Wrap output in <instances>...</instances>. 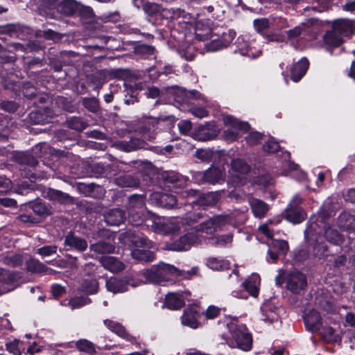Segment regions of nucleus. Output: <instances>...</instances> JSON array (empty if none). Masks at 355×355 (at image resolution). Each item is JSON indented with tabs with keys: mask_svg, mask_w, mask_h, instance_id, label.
<instances>
[{
	"mask_svg": "<svg viewBox=\"0 0 355 355\" xmlns=\"http://www.w3.org/2000/svg\"><path fill=\"white\" fill-rule=\"evenodd\" d=\"M253 26L256 32L268 42H282L284 37L278 31L287 27L288 25L286 21L281 18L263 17L254 19Z\"/></svg>",
	"mask_w": 355,
	"mask_h": 355,
	"instance_id": "1",
	"label": "nucleus"
},
{
	"mask_svg": "<svg viewBox=\"0 0 355 355\" xmlns=\"http://www.w3.org/2000/svg\"><path fill=\"white\" fill-rule=\"evenodd\" d=\"M121 237L125 243L135 247L131 252V256L134 259L145 262L154 260L155 254L149 250L153 243L146 237L137 235L131 231L123 233Z\"/></svg>",
	"mask_w": 355,
	"mask_h": 355,
	"instance_id": "2",
	"label": "nucleus"
},
{
	"mask_svg": "<svg viewBox=\"0 0 355 355\" xmlns=\"http://www.w3.org/2000/svg\"><path fill=\"white\" fill-rule=\"evenodd\" d=\"M146 216L147 221H151V224L148 223V227H151L155 232H160L164 234L175 233L178 232L184 224L190 225L197 222L200 218L199 214H193L179 220L175 219L166 222H161L160 218L153 213H148Z\"/></svg>",
	"mask_w": 355,
	"mask_h": 355,
	"instance_id": "3",
	"label": "nucleus"
},
{
	"mask_svg": "<svg viewBox=\"0 0 355 355\" xmlns=\"http://www.w3.org/2000/svg\"><path fill=\"white\" fill-rule=\"evenodd\" d=\"M230 334L228 340H225L230 347H236L244 352H248L252 347V336L245 324L238 321H232L227 324Z\"/></svg>",
	"mask_w": 355,
	"mask_h": 355,
	"instance_id": "4",
	"label": "nucleus"
},
{
	"mask_svg": "<svg viewBox=\"0 0 355 355\" xmlns=\"http://www.w3.org/2000/svg\"><path fill=\"white\" fill-rule=\"evenodd\" d=\"M181 271L175 266L160 263L150 269L141 271L140 275L147 283L162 284L170 280L171 276H180Z\"/></svg>",
	"mask_w": 355,
	"mask_h": 355,
	"instance_id": "5",
	"label": "nucleus"
},
{
	"mask_svg": "<svg viewBox=\"0 0 355 355\" xmlns=\"http://www.w3.org/2000/svg\"><path fill=\"white\" fill-rule=\"evenodd\" d=\"M225 173L219 167L211 166L205 171H197L193 174V179L198 184H215L223 181Z\"/></svg>",
	"mask_w": 355,
	"mask_h": 355,
	"instance_id": "6",
	"label": "nucleus"
},
{
	"mask_svg": "<svg viewBox=\"0 0 355 355\" xmlns=\"http://www.w3.org/2000/svg\"><path fill=\"white\" fill-rule=\"evenodd\" d=\"M223 122L229 127L224 131V135L227 140L234 141L238 138L239 130L246 132L250 129L248 123L241 121L231 115L225 116Z\"/></svg>",
	"mask_w": 355,
	"mask_h": 355,
	"instance_id": "7",
	"label": "nucleus"
},
{
	"mask_svg": "<svg viewBox=\"0 0 355 355\" xmlns=\"http://www.w3.org/2000/svg\"><path fill=\"white\" fill-rule=\"evenodd\" d=\"M230 216L216 215L196 226L194 228L198 234L202 232L207 234H212L220 230L227 224V221L230 220Z\"/></svg>",
	"mask_w": 355,
	"mask_h": 355,
	"instance_id": "8",
	"label": "nucleus"
},
{
	"mask_svg": "<svg viewBox=\"0 0 355 355\" xmlns=\"http://www.w3.org/2000/svg\"><path fill=\"white\" fill-rule=\"evenodd\" d=\"M302 198L295 195L285 210V217L288 221L297 224L302 223L306 218V213L300 206Z\"/></svg>",
	"mask_w": 355,
	"mask_h": 355,
	"instance_id": "9",
	"label": "nucleus"
},
{
	"mask_svg": "<svg viewBox=\"0 0 355 355\" xmlns=\"http://www.w3.org/2000/svg\"><path fill=\"white\" fill-rule=\"evenodd\" d=\"M204 239V237L198 234L195 228L192 231L187 232L184 235L171 245L170 249L175 251L188 250L192 245L200 243Z\"/></svg>",
	"mask_w": 355,
	"mask_h": 355,
	"instance_id": "10",
	"label": "nucleus"
},
{
	"mask_svg": "<svg viewBox=\"0 0 355 355\" xmlns=\"http://www.w3.org/2000/svg\"><path fill=\"white\" fill-rule=\"evenodd\" d=\"M272 223V220H268L266 223L260 225L259 231L270 240V243H268L270 246L277 250L279 253L286 254L288 251V244L284 240L273 239L274 230L271 227Z\"/></svg>",
	"mask_w": 355,
	"mask_h": 355,
	"instance_id": "11",
	"label": "nucleus"
},
{
	"mask_svg": "<svg viewBox=\"0 0 355 355\" xmlns=\"http://www.w3.org/2000/svg\"><path fill=\"white\" fill-rule=\"evenodd\" d=\"M286 288L295 294H299L307 286L306 276L298 271L290 272L286 277Z\"/></svg>",
	"mask_w": 355,
	"mask_h": 355,
	"instance_id": "12",
	"label": "nucleus"
},
{
	"mask_svg": "<svg viewBox=\"0 0 355 355\" xmlns=\"http://www.w3.org/2000/svg\"><path fill=\"white\" fill-rule=\"evenodd\" d=\"M98 237L107 238L110 240L112 234L107 230H101L98 232ZM89 249L98 254H110L114 252L115 246L110 241H99L89 245Z\"/></svg>",
	"mask_w": 355,
	"mask_h": 355,
	"instance_id": "13",
	"label": "nucleus"
},
{
	"mask_svg": "<svg viewBox=\"0 0 355 355\" xmlns=\"http://www.w3.org/2000/svg\"><path fill=\"white\" fill-rule=\"evenodd\" d=\"M64 245L66 250H73L79 253L84 252L88 248L87 240L76 235L72 232H69L64 236Z\"/></svg>",
	"mask_w": 355,
	"mask_h": 355,
	"instance_id": "14",
	"label": "nucleus"
},
{
	"mask_svg": "<svg viewBox=\"0 0 355 355\" xmlns=\"http://www.w3.org/2000/svg\"><path fill=\"white\" fill-rule=\"evenodd\" d=\"M200 315L196 306H189L187 307L181 318L182 325L187 326L191 329H197L200 326L198 319Z\"/></svg>",
	"mask_w": 355,
	"mask_h": 355,
	"instance_id": "15",
	"label": "nucleus"
},
{
	"mask_svg": "<svg viewBox=\"0 0 355 355\" xmlns=\"http://www.w3.org/2000/svg\"><path fill=\"white\" fill-rule=\"evenodd\" d=\"M105 223L110 226H119L127 218L125 211L120 208H113L106 211L104 214Z\"/></svg>",
	"mask_w": 355,
	"mask_h": 355,
	"instance_id": "16",
	"label": "nucleus"
},
{
	"mask_svg": "<svg viewBox=\"0 0 355 355\" xmlns=\"http://www.w3.org/2000/svg\"><path fill=\"white\" fill-rule=\"evenodd\" d=\"M114 145L117 149L129 153L141 148H146L147 144L143 139L132 137L129 140L117 141Z\"/></svg>",
	"mask_w": 355,
	"mask_h": 355,
	"instance_id": "17",
	"label": "nucleus"
},
{
	"mask_svg": "<svg viewBox=\"0 0 355 355\" xmlns=\"http://www.w3.org/2000/svg\"><path fill=\"white\" fill-rule=\"evenodd\" d=\"M304 320L306 329L313 333L318 331L322 324L320 313L315 309L310 310Z\"/></svg>",
	"mask_w": 355,
	"mask_h": 355,
	"instance_id": "18",
	"label": "nucleus"
},
{
	"mask_svg": "<svg viewBox=\"0 0 355 355\" xmlns=\"http://www.w3.org/2000/svg\"><path fill=\"white\" fill-rule=\"evenodd\" d=\"M248 202L253 215L256 218H262L265 217L269 211V205L261 200L249 196Z\"/></svg>",
	"mask_w": 355,
	"mask_h": 355,
	"instance_id": "19",
	"label": "nucleus"
},
{
	"mask_svg": "<svg viewBox=\"0 0 355 355\" xmlns=\"http://www.w3.org/2000/svg\"><path fill=\"white\" fill-rule=\"evenodd\" d=\"M277 310V307L275 306L270 301L265 302L261 306L262 320L268 323L277 321L279 319Z\"/></svg>",
	"mask_w": 355,
	"mask_h": 355,
	"instance_id": "20",
	"label": "nucleus"
},
{
	"mask_svg": "<svg viewBox=\"0 0 355 355\" xmlns=\"http://www.w3.org/2000/svg\"><path fill=\"white\" fill-rule=\"evenodd\" d=\"M157 121L155 119H148L137 126V131L144 136V138L149 141L155 138V128Z\"/></svg>",
	"mask_w": 355,
	"mask_h": 355,
	"instance_id": "21",
	"label": "nucleus"
},
{
	"mask_svg": "<svg viewBox=\"0 0 355 355\" xmlns=\"http://www.w3.org/2000/svg\"><path fill=\"white\" fill-rule=\"evenodd\" d=\"M309 65V60L306 58H302L291 68V78L294 82H298L306 73Z\"/></svg>",
	"mask_w": 355,
	"mask_h": 355,
	"instance_id": "22",
	"label": "nucleus"
},
{
	"mask_svg": "<svg viewBox=\"0 0 355 355\" xmlns=\"http://www.w3.org/2000/svg\"><path fill=\"white\" fill-rule=\"evenodd\" d=\"M99 261L104 268L112 272H119L125 268L124 263L114 257H102Z\"/></svg>",
	"mask_w": 355,
	"mask_h": 355,
	"instance_id": "23",
	"label": "nucleus"
},
{
	"mask_svg": "<svg viewBox=\"0 0 355 355\" xmlns=\"http://www.w3.org/2000/svg\"><path fill=\"white\" fill-rule=\"evenodd\" d=\"M12 159L20 165L31 167H35L38 164V161L35 157L28 151L16 152L13 154Z\"/></svg>",
	"mask_w": 355,
	"mask_h": 355,
	"instance_id": "24",
	"label": "nucleus"
},
{
	"mask_svg": "<svg viewBox=\"0 0 355 355\" xmlns=\"http://www.w3.org/2000/svg\"><path fill=\"white\" fill-rule=\"evenodd\" d=\"M338 225L345 231L354 232L355 216L348 212L343 211L338 218Z\"/></svg>",
	"mask_w": 355,
	"mask_h": 355,
	"instance_id": "25",
	"label": "nucleus"
},
{
	"mask_svg": "<svg viewBox=\"0 0 355 355\" xmlns=\"http://www.w3.org/2000/svg\"><path fill=\"white\" fill-rule=\"evenodd\" d=\"M78 8V3L73 0H60L56 11L62 15L71 16L76 13Z\"/></svg>",
	"mask_w": 355,
	"mask_h": 355,
	"instance_id": "26",
	"label": "nucleus"
},
{
	"mask_svg": "<svg viewBox=\"0 0 355 355\" xmlns=\"http://www.w3.org/2000/svg\"><path fill=\"white\" fill-rule=\"evenodd\" d=\"M150 211L144 212V211H128L127 221L133 226H139L144 223L148 227V223L151 224V221H147V214Z\"/></svg>",
	"mask_w": 355,
	"mask_h": 355,
	"instance_id": "27",
	"label": "nucleus"
},
{
	"mask_svg": "<svg viewBox=\"0 0 355 355\" xmlns=\"http://www.w3.org/2000/svg\"><path fill=\"white\" fill-rule=\"evenodd\" d=\"M60 0H39V9L46 17L55 18V10Z\"/></svg>",
	"mask_w": 355,
	"mask_h": 355,
	"instance_id": "28",
	"label": "nucleus"
},
{
	"mask_svg": "<svg viewBox=\"0 0 355 355\" xmlns=\"http://www.w3.org/2000/svg\"><path fill=\"white\" fill-rule=\"evenodd\" d=\"M103 322L110 331L115 333L120 337L123 338L129 341H132L135 340L134 337L126 332L125 328L119 322L110 320H105Z\"/></svg>",
	"mask_w": 355,
	"mask_h": 355,
	"instance_id": "29",
	"label": "nucleus"
},
{
	"mask_svg": "<svg viewBox=\"0 0 355 355\" xmlns=\"http://www.w3.org/2000/svg\"><path fill=\"white\" fill-rule=\"evenodd\" d=\"M332 28L340 35L341 37H347L352 32L353 24L347 19H339L334 22Z\"/></svg>",
	"mask_w": 355,
	"mask_h": 355,
	"instance_id": "30",
	"label": "nucleus"
},
{
	"mask_svg": "<svg viewBox=\"0 0 355 355\" xmlns=\"http://www.w3.org/2000/svg\"><path fill=\"white\" fill-rule=\"evenodd\" d=\"M128 282L123 279L110 278L106 282L107 289L113 293H123L127 291Z\"/></svg>",
	"mask_w": 355,
	"mask_h": 355,
	"instance_id": "31",
	"label": "nucleus"
},
{
	"mask_svg": "<svg viewBox=\"0 0 355 355\" xmlns=\"http://www.w3.org/2000/svg\"><path fill=\"white\" fill-rule=\"evenodd\" d=\"M46 197L51 201L60 203H68L72 201V198L69 194L53 189H49L46 191Z\"/></svg>",
	"mask_w": 355,
	"mask_h": 355,
	"instance_id": "32",
	"label": "nucleus"
},
{
	"mask_svg": "<svg viewBox=\"0 0 355 355\" xmlns=\"http://www.w3.org/2000/svg\"><path fill=\"white\" fill-rule=\"evenodd\" d=\"M116 185L121 187H137L139 184V180L130 174L121 175L114 179Z\"/></svg>",
	"mask_w": 355,
	"mask_h": 355,
	"instance_id": "33",
	"label": "nucleus"
},
{
	"mask_svg": "<svg viewBox=\"0 0 355 355\" xmlns=\"http://www.w3.org/2000/svg\"><path fill=\"white\" fill-rule=\"evenodd\" d=\"M195 35L196 39L201 41H205L213 37L211 28L202 21L196 23Z\"/></svg>",
	"mask_w": 355,
	"mask_h": 355,
	"instance_id": "34",
	"label": "nucleus"
},
{
	"mask_svg": "<svg viewBox=\"0 0 355 355\" xmlns=\"http://www.w3.org/2000/svg\"><path fill=\"white\" fill-rule=\"evenodd\" d=\"M155 199L157 200L159 205L165 208H173L176 205L177 198L175 196L169 193H155Z\"/></svg>",
	"mask_w": 355,
	"mask_h": 355,
	"instance_id": "35",
	"label": "nucleus"
},
{
	"mask_svg": "<svg viewBox=\"0 0 355 355\" xmlns=\"http://www.w3.org/2000/svg\"><path fill=\"white\" fill-rule=\"evenodd\" d=\"M220 193L219 192H209L199 196L198 202L202 206L211 207L219 201Z\"/></svg>",
	"mask_w": 355,
	"mask_h": 355,
	"instance_id": "36",
	"label": "nucleus"
},
{
	"mask_svg": "<svg viewBox=\"0 0 355 355\" xmlns=\"http://www.w3.org/2000/svg\"><path fill=\"white\" fill-rule=\"evenodd\" d=\"M145 207V198L141 195H132L130 197L128 205V211H144Z\"/></svg>",
	"mask_w": 355,
	"mask_h": 355,
	"instance_id": "37",
	"label": "nucleus"
},
{
	"mask_svg": "<svg viewBox=\"0 0 355 355\" xmlns=\"http://www.w3.org/2000/svg\"><path fill=\"white\" fill-rule=\"evenodd\" d=\"M165 304L171 309H178L184 305V300L176 293H169L166 295Z\"/></svg>",
	"mask_w": 355,
	"mask_h": 355,
	"instance_id": "38",
	"label": "nucleus"
},
{
	"mask_svg": "<svg viewBox=\"0 0 355 355\" xmlns=\"http://www.w3.org/2000/svg\"><path fill=\"white\" fill-rule=\"evenodd\" d=\"M323 40L326 44L334 47L338 46L343 42V37L337 33L333 28L326 32Z\"/></svg>",
	"mask_w": 355,
	"mask_h": 355,
	"instance_id": "39",
	"label": "nucleus"
},
{
	"mask_svg": "<svg viewBox=\"0 0 355 355\" xmlns=\"http://www.w3.org/2000/svg\"><path fill=\"white\" fill-rule=\"evenodd\" d=\"M98 288V283L95 278L88 277L84 279L80 286V290L87 294H94Z\"/></svg>",
	"mask_w": 355,
	"mask_h": 355,
	"instance_id": "40",
	"label": "nucleus"
},
{
	"mask_svg": "<svg viewBox=\"0 0 355 355\" xmlns=\"http://www.w3.org/2000/svg\"><path fill=\"white\" fill-rule=\"evenodd\" d=\"M13 275L7 271L0 273V295L7 293L12 289L10 284L12 282Z\"/></svg>",
	"mask_w": 355,
	"mask_h": 355,
	"instance_id": "41",
	"label": "nucleus"
},
{
	"mask_svg": "<svg viewBox=\"0 0 355 355\" xmlns=\"http://www.w3.org/2000/svg\"><path fill=\"white\" fill-rule=\"evenodd\" d=\"M32 209L35 214L42 217H46L52 214V207L42 201L33 203Z\"/></svg>",
	"mask_w": 355,
	"mask_h": 355,
	"instance_id": "42",
	"label": "nucleus"
},
{
	"mask_svg": "<svg viewBox=\"0 0 355 355\" xmlns=\"http://www.w3.org/2000/svg\"><path fill=\"white\" fill-rule=\"evenodd\" d=\"M324 228L325 238L329 242L334 245H340L343 242V236L337 230L327 226Z\"/></svg>",
	"mask_w": 355,
	"mask_h": 355,
	"instance_id": "43",
	"label": "nucleus"
},
{
	"mask_svg": "<svg viewBox=\"0 0 355 355\" xmlns=\"http://www.w3.org/2000/svg\"><path fill=\"white\" fill-rule=\"evenodd\" d=\"M80 191L83 193L85 196L96 197L95 191H99L101 195H103V189L98 185L94 183L85 184L80 183L78 185Z\"/></svg>",
	"mask_w": 355,
	"mask_h": 355,
	"instance_id": "44",
	"label": "nucleus"
},
{
	"mask_svg": "<svg viewBox=\"0 0 355 355\" xmlns=\"http://www.w3.org/2000/svg\"><path fill=\"white\" fill-rule=\"evenodd\" d=\"M26 268L31 272L42 273L46 272L49 270L52 271V269L49 268L45 264L35 259H31L27 261Z\"/></svg>",
	"mask_w": 355,
	"mask_h": 355,
	"instance_id": "45",
	"label": "nucleus"
},
{
	"mask_svg": "<svg viewBox=\"0 0 355 355\" xmlns=\"http://www.w3.org/2000/svg\"><path fill=\"white\" fill-rule=\"evenodd\" d=\"M206 264L209 268L216 270H225L230 268V263L227 261L215 257L208 258Z\"/></svg>",
	"mask_w": 355,
	"mask_h": 355,
	"instance_id": "46",
	"label": "nucleus"
},
{
	"mask_svg": "<svg viewBox=\"0 0 355 355\" xmlns=\"http://www.w3.org/2000/svg\"><path fill=\"white\" fill-rule=\"evenodd\" d=\"M259 284V277L257 275H253L244 282L245 290L252 296L256 297L258 294V285Z\"/></svg>",
	"mask_w": 355,
	"mask_h": 355,
	"instance_id": "47",
	"label": "nucleus"
},
{
	"mask_svg": "<svg viewBox=\"0 0 355 355\" xmlns=\"http://www.w3.org/2000/svg\"><path fill=\"white\" fill-rule=\"evenodd\" d=\"M76 347L82 352L89 354L96 353V346L91 341L87 339H80L75 343Z\"/></svg>",
	"mask_w": 355,
	"mask_h": 355,
	"instance_id": "48",
	"label": "nucleus"
},
{
	"mask_svg": "<svg viewBox=\"0 0 355 355\" xmlns=\"http://www.w3.org/2000/svg\"><path fill=\"white\" fill-rule=\"evenodd\" d=\"M323 339L327 343H338L341 341V337L336 334L335 329L331 327H324L321 332Z\"/></svg>",
	"mask_w": 355,
	"mask_h": 355,
	"instance_id": "49",
	"label": "nucleus"
},
{
	"mask_svg": "<svg viewBox=\"0 0 355 355\" xmlns=\"http://www.w3.org/2000/svg\"><path fill=\"white\" fill-rule=\"evenodd\" d=\"M164 181L168 187H171L170 184H172L173 187H178L182 184L183 178L178 173L171 172L165 175Z\"/></svg>",
	"mask_w": 355,
	"mask_h": 355,
	"instance_id": "50",
	"label": "nucleus"
},
{
	"mask_svg": "<svg viewBox=\"0 0 355 355\" xmlns=\"http://www.w3.org/2000/svg\"><path fill=\"white\" fill-rule=\"evenodd\" d=\"M3 262L10 267H18L24 262L23 256L19 254H12L3 257Z\"/></svg>",
	"mask_w": 355,
	"mask_h": 355,
	"instance_id": "51",
	"label": "nucleus"
},
{
	"mask_svg": "<svg viewBox=\"0 0 355 355\" xmlns=\"http://www.w3.org/2000/svg\"><path fill=\"white\" fill-rule=\"evenodd\" d=\"M231 168L234 172L246 174L250 171V166L243 159H236L231 162Z\"/></svg>",
	"mask_w": 355,
	"mask_h": 355,
	"instance_id": "52",
	"label": "nucleus"
},
{
	"mask_svg": "<svg viewBox=\"0 0 355 355\" xmlns=\"http://www.w3.org/2000/svg\"><path fill=\"white\" fill-rule=\"evenodd\" d=\"M163 17L170 19H174L175 18L180 17L182 16L185 17L186 12L184 10H182L180 8L177 9H166V8H161V11L159 13Z\"/></svg>",
	"mask_w": 355,
	"mask_h": 355,
	"instance_id": "53",
	"label": "nucleus"
},
{
	"mask_svg": "<svg viewBox=\"0 0 355 355\" xmlns=\"http://www.w3.org/2000/svg\"><path fill=\"white\" fill-rule=\"evenodd\" d=\"M229 43L227 41H224L221 39H213L211 41L205 44V48L208 51H217L223 48L227 47Z\"/></svg>",
	"mask_w": 355,
	"mask_h": 355,
	"instance_id": "54",
	"label": "nucleus"
},
{
	"mask_svg": "<svg viewBox=\"0 0 355 355\" xmlns=\"http://www.w3.org/2000/svg\"><path fill=\"white\" fill-rule=\"evenodd\" d=\"M221 215L230 216V220L227 221V224L234 225L236 223H243L246 220V217L244 212L238 210H235L230 214Z\"/></svg>",
	"mask_w": 355,
	"mask_h": 355,
	"instance_id": "55",
	"label": "nucleus"
},
{
	"mask_svg": "<svg viewBox=\"0 0 355 355\" xmlns=\"http://www.w3.org/2000/svg\"><path fill=\"white\" fill-rule=\"evenodd\" d=\"M67 123L69 128L77 131H82L87 127L86 123L83 121L80 118L76 116L71 117Z\"/></svg>",
	"mask_w": 355,
	"mask_h": 355,
	"instance_id": "56",
	"label": "nucleus"
},
{
	"mask_svg": "<svg viewBox=\"0 0 355 355\" xmlns=\"http://www.w3.org/2000/svg\"><path fill=\"white\" fill-rule=\"evenodd\" d=\"M306 25L302 24L299 26L294 27L292 29H290L286 32L287 37L289 40H297L305 31Z\"/></svg>",
	"mask_w": 355,
	"mask_h": 355,
	"instance_id": "57",
	"label": "nucleus"
},
{
	"mask_svg": "<svg viewBox=\"0 0 355 355\" xmlns=\"http://www.w3.org/2000/svg\"><path fill=\"white\" fill-rule=\"evenodd\" d=\"M196 157L202 162H209L212 161L214 153L209 149H198L196 152Z\"/></svg>",
	"mask_w": 355,
	"mask_h": 355,
	"instance_id": "58",
	"label": "nucleus"
},
{
	"mask_svg": "<svg viewBox=\"0 0 355 355\" xmlns=\"http://www.w3.org/2000/svg\"><path fill=\"white\" fill-rule=\"evenodd\" d=\"M232 234L220 235L211 239L212 244L216 246L224 247L232 242Z\"/></svg>",
	"mask_w": 355,
	"mask_h": 355,
	"instance_id": "59",
	"label": "nucleus"
},
{
	"mask_svg": "<svg viewBox=\"0 0 355 355\" xmlns=\"http://www.w3.org/2000/svg\"><path fill=\"white\" fill-rule=\"evenodd\" d=\"M76 13L85 19H90L94 17V12L92 8L81 4H78V8L76 10Z\"/></svg>",
	"mask_w": 355,
	"mask_h": 355,
	"instance_id": "60",
	"label": "nucleus"
},
{
	"mask_svg": "<svg viewBox=\"0 0 355 355\" xmlns=\"http://www.w3.org/2000/svg\"><path fill=\"white\" fill-rule=\"evenodd\" d=\"M91 302V300L87 297H76L71 300L69 302L71 309H79L83 306L87 305Z\"/></svg>",
	"mask_w": 355,
	"mask_h": 355,
	"instance_id": "61",
	"label": "nucleus"
},
{
	"mask_svg": "<svg viewBox=\"0 0 355 355\" xmlns=\"http://www.w3.org/2000/svg\"><path fill=\"white\" fill-rule=\"evenodd\" d=\"M83 105L87 110L94 113L99 109L98 101L95 98H84Z\"/></svg>",
	"mask_w": 355,
	"mask_h": 355,
	"instance_id": "62",
	"label": "nucleus"
},
{
	"mask_svg": "<svg viewBox=\"0 0 355 355\" xmlns=\"http://www.w3.org/2000/svg\"><path fill=\"white\" fill-rule=\"evenodd\" d=\"M58 247L55 245H45L37 248L36 253L42 257H49L57 252Z\"/></svg>",
	"mask_w": 355,
	"mask_h": 355,
	"instance_id": "63",
	"label": "nucleus"
},
{
	"mask_svg": "<svg viewBox=\"0 0 355 355\" xmlns=\"http://www.w3.org/2000/svg\"><path fill=\"white\" fill-rule=\"evenodd\" d=\"M313 253L318 259L324 258L328 255L327 246L323 243H317L313 248Z\"/></svg>",
	"mask_w": 355,
	"mask_h": 355,
	"instance_id": "64",
	"label": "nucleus"
}]
</instances>
